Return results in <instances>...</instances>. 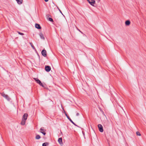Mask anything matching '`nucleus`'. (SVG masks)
<instances>
[{
    "label": "nucleus",
    "mask_w": 146,
    "mask_h": 146,
    "mask_svg": "<svg viewBox=\"0 0 146 146\" xmlns=\"http://www.w3.org/2000/svg\"><path fill=\"white\" fill-rule=\"evenodd\" d=\"M79 115V113H77L76 114V115L77 116H78Z\"/></svg>",
    "instance_id": "obj_25"
},
{
    "label": "nucleus",
    "mask_w": 146,
    "mask_h": 146,
    "mask_svg": "<svg viewBox=\"0 0 146 146\" xmlns=\"http://www.w3.org/2000/svg\"><path fill=\"white\" fill-rule=\"evenodd\" d=\"M36 82L40 86L43 87V85L39 80L38 79L37 80Z\"/></svg>",
    "instance_id": "obj_9"
},
{
    "label": "nucleus",
    "mask_w": 146,
    "mask_h": 146,
    "mask_svg": "<svg viewBox=\"0 0 146 146\" xmlns=\"http://www.w3.org/2000/svg\"><path fill=\"white\" fill-rule=\"evenodd\" d=\"M68 119L70 120V121L74 125L77 126V125H76L75 123H74L73 121L72 120V119H70V117H68Z\"/></svg>",
    "instance_id": "obj_13"
},
{
    "label": "nucleus",
    "mask_w": 146,
    "mask_h": 146,
    "mask_svg": "<svg viewBox=\"0 0 146 146\" xmlns=\"http://www.w3.org/2000/svg\"><path fill=\"white\" fill-rule=\"evenodd\" d=\"M78 31H80V32H81V31H80L79 30H78Z\"/></svg>",
    "instance_id": "obj_28"
},
{
    "label": "nucleus",
    "mask_w": 146,
    "mask_h": 146,
    "mask_svg": "<svg viewBox=\"0 0 146 146\" xmlns=\"http://www.w3.org/2000/svg\"><path fill=\"white\" fill-rule=\"evenodd\" d=\"M39 35L40 36V38L41 39H44V36L42 34V33H40L39 34Z\"/></svg>",
    "instance_id": "obj_12"
},
{
    "label": "nucleus",
    "mask_w": 146,
    "mask_h": 146,
    "mask_svg": "<svg viewBox=\"0 0 146 146\" xmlns=\"http://www.w3.org/2000/svg\"><path fill=\"white\" fill-rule=\"evenodd\" d=\"M34 79L36 81V82L37 81V80H38V79L37 78H34Z\"/></svg>",
    "instance_id": "obj_24"
},
{
    "label": "nucleus",
    "mask_w": 146,
    "mask_h": 146,
    "mask_svg": "<svg viewBox=\"0 0 146 146\" xmlns=\"http://www.w3.org/2000/svg\"><path fill=\"white\" fill-rule=\"evenodd\" d=\"M98 126L100 131L101 132H103L104 130L102 125L101 124H99Z\"/></svg>",
    "instance_id": "obj_3"
},
{
    "label": "nucleus",
    "mask_w": 146,
    "mask_h": 146,
    "mask_svg": "<svg viewBox=\"0 0 146 146\" xmlns=\"http://www.w3.org/2000/svg\"><path fill=\"white\" fill-rule=\"evenodd\" d=\"M136 134L137 135H139V136L141 135V134L139 132H138V131L136 133Z\"/></svg>",
    "instance_id": "obj_17"
},
{
    "label": "nucleus",
    "mask_w": 146,
    "mask_h": 146,
    "mask_svg": "<svg viewBox=\"0 0 146 146\" xmlns=\"http://www.w3.org/2000/svg\"><path fill=\"white\" fill-rule=\"evenodd\" d=\"M28 114L27 113H25L23 116V118L21 122V124L22 125H24L27 119Z\"/></svg>",
    "instance_id": "obj_1"
},
{
    "label": "nucleus",
    "mask_w": 146,
    "mask_h": 146,
    "mask_svg": "<svg viewBox=\"0 0 146 146\" xmlns=\"http://www.w3.org/2000/svg\"><path fill=\"white\" fill-rule=\"evenodd\" d=\"M91 1H95V0H91Z\"/></svg>",
    "instance_id": "obj_27"
},
{
    "label": "nucleus",
    "mask_w": 146,
    "mask_h": 146,
    "mask_svg": "<svg viewBox=\"0 0 146 146\" xmlns=\"http://www.w3.org/2000/svg\"><path fill=\"white\" fill-rule=\"evenodd\" d=\"M48 20L51 22H53V20L51 18H48Z\"/></svg>",
    "instance_id": "obj_18"
},
{
    "label": "nucleus",
    "mask_w": 146,
    "mask_h": 146,
    "mask_svg": "<svg viewBox=\"0 0 146 146\" xmlns=\"http://www.w3.org/2000/svg\"><path fill=\"white\" fill-rule=\"evenodd\" d=\"M17 3L19 5L21 4L22 3L23 0H16Z\"/></svg>",
    "instance_id": "obj_11"
},
{
    "label": "nucleus",
    "mask_w": 146,
    "mask_h": 146,
    "mask_svg": "<svg viewBox=\"0 0 146 146\" xmlns=\"http://www.w3.org/2000/svg\"><path fill=\"white\" fill-rule=\"evenodd\" d=\"M49 143L47 142L43 143L42 144V146H46V145H48Z\"/></svg>",
    "instance_id": "obj_16"
},
{
    "label": "nucleus",
    "mask_w": 146,
    "mask_h": 146,
    "mask_svg": "<svg viewBox=\"0 0 146 146\" xmlns=\"http://www.w3.org/2000/svg\"><path fill=\"white\" fill-rule=\"evenodd\" d=\"M44 0L45 2H47L48 0Z\"/></svg>",
    "instance_id": "obj_26"
},
{
    "label": "nucleus",
    "mask_w": 146,
    "mask_h": 146,
    "mask_svg": "<svg viewBox=\"0 0 146 146\" xmlns=\"http://www.w3.org/2000/svg\"><path fill=\"white\" fill-rule=\"evenodd\" d=\"M58 143L60 145L63 144V143L62 142V137L59 138L58 139Z\"/></svg>",
    "instance_id": "obj_7"
},
{
    "label": "nucleus",
    "mask_w": 146,
    "mask_h": 146,
    "mask_svg": "<svg viewBox=\"0 0 146 146\" xmlns=\"http://www.w3.org/2000/svg\"><path fill=\"white\" fill-rule=\"evenodd\" d=\"M65 115H66V116L67 117V118L68 119V117H69V116H68L67 115V114L66 113H65Z\"/></svg>",
    "instance_id": "obj_23"
},
{
    "label": "nucleus",
    "mask_w": 146,
    "mask_h": 146,
    "mask_svg": "<svg viewBox=\"0 0 146 146\" xmlns=\"http://www.w3.org/2000/svg\"><path fill=\"white\" fill-rule=\"evenodd\" d=\"M45 70L46 72H49L51 70V68L49 66H45Z\"/></svg>",
    "instance_id": "obj_5"
},
{
    "label": "nucleus",
    "mask_w": 146,
    "mask_h": 146,
    "mask_svg": "<svg viewBox=\"0 0 146 146\" xmlns=\"http://www.w3.org/2000/svg\"><path fill=\"white\" fill-rule=\"evenodd\" d=\"M29 44H30L31 45V47H32L33 49L34 50H36V49L34 47V46L33 45L32 43L31 42H30Z\"/></svg>",
    "instance_id": "obj_14"
},
{
    "label": "nucleus",
    "mask_w": 146,
    "mask_h": 146,
    "mask_svg": "<svg viewBox=\"0 0 146 146\" xmlns=\"http://www.w3.org/2000/svg\"><path fill=\"white\" fill-rule=\"evenodd\" d=\"M35 27L36 28L38 29H41V27L40 25L38 24H35Z\"/></svg>",
    "instance_id": "obj_8"
},
{
    "label": "nucleus",
    "mask_w": 146,
    "mask_h": 146,
    "mask_svg": "<svg viewBox=\"0 0 146 146\" xmlns=\"http://www.w3.org/2000/svg\"><path fill=\"white\" fill-rule=\"evenodd\" d=\"M40 131H43L44 130L42 128H41L40 129Z\"/></svg>",
    "instance_id": "obj_22"
},
{
    "label": "nucleus",
    "mask_w": 146,
    "mask_h": 146,
    "mask_svg": "<svg viewBox=\"0 0 146 146\" xmlns=\"http://www.w3.org/2000/svg\"><path fill=\"white\" fill-rule=\"evenodd\" d=\"M40 136L39 135H37L36 136V137H35V139H40Z\"/></svg>",
    "instance_id": "obj_15"
},
{
    "label": "nucleus",
    "mask_w": 146,
    "mask_h": 146,
    "mask_svg": "<svg viewBox=\"0 0 146 146\" xmlns=\"http://www.w3.org/2000/svg\"><path fill=\"white\" fill-rule=\"evenodd\" d=\"M130 24V22L129 20H127L125 22V24L127 26H129Z\"/></svg>",
    "instance_id": "obj_10"
},
{
    "label": "nucleus",
    "mask_w": 146,
    "mask_h": 146,
    "mask_svg": "<svg viewBox=\"0 0 146 146\" xmlns=\"http://www.w3.org/2000/svg\"><path fill=\"white\" fill-rule=\"evenodd\" d=\"M41 53L43 56L44 57H46V51L43 49L42 50L41 52Z\"/></svg>",
    "instance_id": "obj_4"
},
{
    "label": "nucleus",
    "mask_w": 146,
    "mask_h": 146,
    "mask_svg": "<svg viewBox=\"0 0 146 146\" xmlns=\"http://www.w3.org/2000/svg\"><path fill=\"white\" fill-rule=\"evenodd\" d=\"M57 9H58V10L60 12L62 15H63V14L62 13V12L60 11V9L58 8V7H57Z\"/></svg>",
    "instance_id": "obj_21"
},
{
    "label": "nucleus",
    "mask_w": 146,
    "mask_h": 146,
    "mask_svg": "<svg viewBox=\"0 0 146 146\" xmlns=\"http://www.w3.org/2000/svg\"><path fill=\"white\" fill-rule=\"evenodd\" d=\"M18 33V34L21 35H24V34L23 33H20V32H17Z\"/></svg>",
    "instance_id": "obj_20"
},
{
    "label": "nucleus",
    "mask_w": 146,
    "mask_h": 146,
    "mask_svg": "<svg viewBox=\"0 0 146 146\" xmlns=\"http://www.w3.org/2000/svg\"><path fill=\"white\" fill-rule=\"evenodd\" d=\"M88 3L92 6H94V4L95 3V1H91L90 0H87Z\"/></svg>",
    "instance_id": "obj_6"
},
{
    "label": "nucleus",
    "mask_w": 146,
    "mask_h": 146,
    "mask_svg": "<svg viewBox=\"0 0 146 146\" xmlns=\"http://www.w3.org/2000/svg\"><path fill=\"white\" fill-rule=\"evenodd\" d=\"M40 132L44 135L46 134V133L44 131H43V132H42V131H40Z\"/></svg>",
    "instance_id": "obj_19"
},
{
    "label": "nucleus",
    "mask_w": 146,
    "mask_h": 146,
    "mask_svg": "<svg viewBox=\"0 0 146 146\" xmlns=\"http://www.w3.org/2000/svg\"><path fill=\"white\" fill-rule=\"evenodd\" d=\"M1 94L2 96L5 98L7 100L9 101L10 100V99L7 95L5 94L4 93H1Z\"/></svg>",
    "instance_id": "obj_2"
}]
</instances>
